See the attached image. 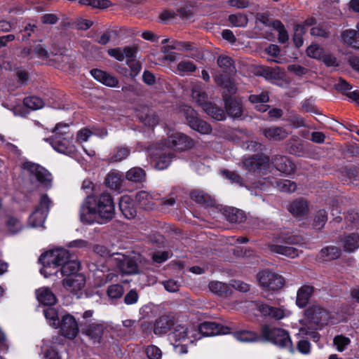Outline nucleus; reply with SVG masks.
<instances>
[{
	"label": "nucleus",
	"mask_w": 359,
	"mask_h": 359,
	"mask_svg": "<svg viewBox=\"0 0 359 359\" xmlns=\"http://www.w3.org/2000/svg\"><path fill=\"white\" fill-rule=\"evenodd\" d=\"M114 216V200L107 192L88 196L80 208V219L86 224H92L96 221L106 223L111 221Z\"/></svg>",
	"instance_id": "f257e3e1"
},
{
	"label": "nucleus",
	"mask_w": 359,
	"mask_h": 359,
	"mask_svg": "<svg viewBox=\"0 0 359 359\" xmlns=\"http://www.w3.org/2000/svg\"><path fill=\"white\" fill-rule=\"evenodd\" d=\"M71 256L69 251L62 248H55L41 255L39 263L43 265L40 272L46 278L52 275L57 276L58 269L61 267Z\"/></svg>",
	"instance_id": "f03ea898"
},
{
	"label": "nucleus",
	"mask_w": 359,
	"mask_h": 359,
	"mask_svg": "<svg viewBox=\"0 0 359 359\" xmlns=\"http://www.w3.org/2000/svg\"><path fill=\"white\" fill-rule=\"evenodd\" d=\"M262 337L264 341L271 342L280 348H287L294 352L289 332L284 329L264 325L261 329Z\"/></svg>",
	"instance_id": "7ed1b4c3"
},
{
	"label": "nucleus",
	"mask_w": 359,
	"mask_h": 359,
	"mask_svg": "<svg viewBox=\"0 0 359 359\" xmlns=\"http://www.w3.org/2000/svg\"><path fill=\"white\" fill-rule=\"evenodd\" d=\"M259 285L268 290L278 291L285 285L284 278L269 269H264L257 274Z\"/></svg>",
	"instance_id": "20e7f679"
},
{
	"label": "nucleus",
	"mask_w": 359,
	"mask_h": 359,
	"mask_svg": "<svg viewBox=\"0 0 359 359\" xmlns=\"http://www.w3.org/2000/svg\"><path fill=\"white\" fill-rule=\"evenodd\" d=\"M52 201L47 194L41 196L39 205L29 218V224L32 227L42 226L49 212Z\"/></svg>",
	"instance_id": "39448f33"
},
{
	"label": "nucleus",
	"mask_w": 359,
	"mask_h": 359,
	"mask_svg": "<svg viewBox=\"0 0 359 359\" xmlns=\"http://www.w3.org/2000/svg\"><path fill=\"white\" fill-rule=\"evenodd\" d=\"M182 112L187 120V124L194 130L201 134H209L212 132L211 126L198 117L197 112L191 107L184 106Z\"/></svg>",
	"instance_id": "423d86ee"
},
{
	"label": "nucleus",
	"mask_w": 359,
	"mask_h": 359,
	"mask_svg": "<svg viewBox=\"0 0 359 359\" xmlns=\"http://www.w3.org/2000/svg\"><path fill=\"white\" fill-rule=\"evenodd\" d=\"M175 157V151L163 144V147L158 148L152 152L151 163L156 169L164 170L170 165Z\"/></svg>",
	"instance_id": "0eeeda50"
},
{
	"label": "nucleus",
	"mask_w": 359,
	"mask_h": 359,
	"mask_svg": "<svg viewBox=\"0 0 359 359\" xmlns=\"http://www.w3.org/2000/svg\"><path fill=\"white\" fill-rule=\"evenodd\" d=\"M305 323L309 325L318 326L319 324L327 323L330 318V313L318 305H312L304 311Z\"/></svg>",
	"instance_id": "6e6552de"
},
{
	"label": "nucleus",
	"mask_w": 359,
	"mask_h": 359,
	"mask_svg": "<svg viewBox=\"0 0 359 359\" xmlns=\"http://www.w3.org/2000/svg\"><path fill=\"white\" fill-rule=\"evenodd\" d=\"M163 144L172 151H185L193 147L194 141L183 133H174L168 136Z\"/></svg>",
	"instance_id": "1a4fd4ad"
},
{
	"label": "nucleus",
	"mask_w": 359,
	"mask_h": 359,
	"mask_svg": "<svg viewBox=\"0 0 359 359\" xmlns=\"http://www.w3.org/2000/svg\"><path fill=\"white\" fill-rule=\"evenodd\" d=\"M23 168L30 172V174L36 177L37 181L48 189L51 187L52 184V175L51 174L43 167L39 164L27 161L23 163Z\"/></svg>",
	"instance_id": "9d476101"
},
{
	"label": "nucleus",
	"mask_w": 359,
	"mask_h": 359,
	"mask_svg": "<svg viewBox=\"0 0 359 359\" xmlns=\"http://www.w3.org/2000/svg\"><path fill=\"white\" fill-rule=\"evenodd\" d=\"M270 158L264 154H254L243 161V168L249 172L259 173L269 167Z\"/></svg>",
	"instance_id": "9b49d317"
},
{
	"label": "nucleus",
	"mask_w": 359,
	"mask_h": 359,
	"mask_svg": "<svg viewBox=\"0 0 359 359\" xmlns=\"http://www.w3.org/2000/svg\"><path fill=\"white\" fill-rule=\"evenodd\" d=\"M58 328L60 330L62 335L69 339H74L79 332V325L75 318L67 313L62 315L60 322Z\"/></svg>",
	"instance_id": "f8f14e48"
},
{
	"label": "nucleus",
	"mask_w": 359,
	"mask_h": 359,
	"mask_svg": "<svg viewBox=\"0 0 359 359\" xmlns=\"http://www.w3.org/2000/svg\"><path fill=\"white\" fill-rule=\"evenodd\" d=\"M114 255L115 264L123 273L130 275L139 273L138 265L133 258L118 252Z\"/></svg>",
	"instance_id": "ddd939ff"
},
{
	"label": "nucleus",
	"mask_w": 359,
	"mask_h": 359,
	"mask_svg": "<svg viewBox=\"0 0 359 359\" xmlns=\"http://www.w3.org/2000/svg\"><path fill=\"white\" fill-rule=\"evenodd\" d=\"M223 100L227 114L233 118H240L243 114L241 100L224 93Z\"/></svg>",
	"instance_id": "4468645a"
},
{
	"label": "nucleus",
	"mask_w": 359,
	"mask_h": 359,
	"mask_svg": "<svg viewBox=\"0 0 359 359\" xmlns=\"http://www.w3.org/2000/svg\"><path fill=\"white\" fill-rule=\"evenodd\" d=\"M199 331L204 336H214L229 333L230 329L226 326L212 321H205L200 324Z\"/></svg>",
	"instance_id": "2eb2a0df"
},
{
	"label": "nucleus",
	"mask_w": 359,
	"mask_h": 359,
	"mask_svg": "<svg viewBox=\"0 0 359 359\" xmlns=\"http://www.w3.org/2000/svg\"><path fill=\"white\" fill-rule=\"evenodd\" d=\"M45 140L48 142L53 149L60 153L71 154L75 151L74 146L69 142L67 137L52 136L45 139Z\"/></svg>",
	"instance_id": "dca6fc26"
},
{
	"label": "nucleus",
	"mask_w": 359,
	"mask_h": 359,
	"mask_svg": "<svg viewBox=\"0 0 359 359\" xmlns=\"http://www.w3.org/2000/svg\"><path fill=\"white\" fill-rule=\"evenodd\" d=\"M213 79L217 86L222 88V95L226 93L231 96L237 92V87L233 79L221 73L213 75Z\"/></svg>",
	"instance_id": "f3484780"
},
{
	"label": "nucleus",
	"mask_w": 359,
	"mask_h": 359,
	"mask_svg": "<svg viewBox=\"0 0 359 359\" xmlns=\"http://www.w3.org/2000/svg\"><path fill=\"white\" fill-rule=\"evenodd\" d=\"M63 286L74 294H77L86 285V278L82 273L67 277L62 281Z\"/></svg>",
	"instance_id": "a211bd4d"
},
{
	"label": "nucleus",
	"mask_w": 359,
	"mask_h": 359,
	"mask_svg": "<svg viewBox=\"0 0 359 359\" xmlns=\"http://www.w3.org/2000/svg\"><path fill=\"white\" fill-rule=\"evenodd\" d=\"M175 325L174 318L171 316L163 315L158 318L154 325V333L156 335L166 334Z\"/></svg>",
	"instance_id": "6ab92c4d"
},
{
	"label": "nucleus",
	"mask_w": 359,
	"mask_h": 359,
	"mask_svg": "<svg viewBox=\"0 0 359 359\" xmlns=\"http://www.w3.org/2000/svg\"><path fill=\"white\" fill-rule=\"evenodd\" d=\"M262 134L269 140L278 142L286 139L288 136L287 131L278 126H272L261 129Z\"/></svg>",
	"instance_id": "aec40b11"
},
{
	"label": "nucleus",
	"mask_w": 359,
	"mask_h": 359,
	"mask_svg": "<svg viewBox=\"0 0 359 359\" xmlns=\"http://www.w3.org/2000/svg\"><path fill=\"white\" fill-rule=\"evenodd\" d=\"M272 163L278 171L286 175L293 173L295 169L294 164L285 156H275L272 158Z\"/></svg>",
	"instance_id": "412c9836"
},
{
	"label": "nucleus",
	"mask_w": 359,
	"mask_h": 359,
	"mask_svg": "<svg viewBox=\"0 0 359 359\" xmlns=\"http://www.w3.org/2000/svg\"><path fill=\"white\" fill-rule=\"evenodd\" d=\"M38 302L43 306H53L57 303V297L47 287H40L35 291Z\"/></svg>",
	"instance_id": "4be33fe9"
},
{
	"label": "nucleus",
	"mask_w": 359,
	"mask_h": 359,
	"mask_svg": "<svg viewBox=\"0 0 359 359\" xmlns=\"http://www.w3.org/2000/svg\"><path fill=\"white\" fill-rule=\"evenodd\" d=\"M119 209L127 219H133L137 215V209L133 199L129 196L125 195L121 197Z\"/></svg>",
	"instance_id": "5701e85b"
},
{
	"label": "nucleus",
	"mask_w": 359,
	"mask_h": 359,
	"mask_svg": "<svg viewBox=\"0 0 359 359\" xmlns=\"http://www.w3.org/2000/svg\"><path fill=\"white\" fill-rule=\"evenodd\" d=\"M90 74L97 81L109 87H115L118 83V80L109 73L99 69H92Z\"/></svg>",
	"instance_id": "b1692460"
},
{
	"label": "nucleus",
	"mask_w": 359,
	"mask_h": 359,
	"mask_svg": "<svg viewBox=\"0 0 359 359\" xmlns=\"http://www.w3.org/2000/svg\"><path fill=\"white\" fill-rule=\"evenodd\" d=\"M43 312L48 324L51 327L57 329L60 325L59 322L65 311L52 307V306H48L43 309Z\"/></svg>",
	"instance_id": "393cba45"
},
{
	"label": "nucleus",
	"mask_w": 359,
	"mask_h": 359,
	"mask_svg": "<svg viewBox=\"0 0 359 359\" xmlns=\"http://www.w3.org/2000/svg\"><path fill=\"white\" fill-rule=\"evenodd\" d=\"M137 48L132 46H126L124 48H109L107 53L109 56L114 57L118 61H123L125 57L130 58L135 57Z\"/></svg>",
	"instance_id": "a878e982"
},
{
	"label": "nucleus",
	"mask_w": 359,
	"mask_h": 359,
	"mask_svg": "<svg viewBox=\"0 0 359 359\" xmlns=\"http://www.w3.org/2000/svg\"><path fill=\"white\" fill-rule=\"evenodd\" d=\"M314 292V287L311 285H303L297 291L296 304L299 308H304L309 303V299Z\"/></svg>",
	"instance_id": "bb28decb"
},
{
	"label": "nucleus",
	"mask_w": 359,
	"mask_h": 359,
	"mask_svg": "<svg viewBox=\"0 0 359 359\" xmlns=\"http://www.w3.org/2000/svg\"><path fill=\"white\" fill-rule=\"evenodd\" d=\"M258 73L267 80H280L284 76V72L279 67L261 66L258 69Z\"/></svg>",
	"instance_id": "cd10ccee"
},
{
	"label": "nucleus",
	"mask_w": 359,
	"mask_h": 359,
	"mask_svg": "<svg viewBox=\"0 0 359 359\" xmlns=\"http://www.w3.org/2000/svg\"><path fill=\"white\" fill-rule=\"evenodd\" d=\"M83 332L95 342H100L104 333V326L100 323H93L83 328Z\"/></svg>",
	"instance_id": "c85d7f7f"
},
{
	"label": "nucleus",
	"mask_w": 359,
	"mask_h": 359,
	"mask_svg": "<svg viewBox=\"0 0 359 359\" xmlns=\"http://www.w3.org/2000/svg\"><path fill=\"white\" fill-rule=\"evenodd\" d=\"M80 264L76 259H74L72 256L69 257V259L67 260L58 270L62 276L70 277L77 274V271L79 269Z\"/></svg>",
	"instance_id": "c756f323"
},
{
	"label": "nucleus",
	"mask_w": 359,
	"mask_h": 359,
	"mask_svg": "<svg viewBox=\"0 0 359 359\" xmlns=\"http://www.w3.org/2000/svg\"><path fill=\"white\" fill-rule=\"evenodd\" d=\"M204 112L217 121H223L226 118V113L216 104L208 102L202 109Z\"/></svg>",
	"instance_id": "7c9ffc66"
},
{
	"label": "nucleus",
	"mask_w": 359,
	"mask_h": 359,
	"mask_svg": "<svg viewBox=\"0 0 359 359\" xmlns=\"http://www.w3.org/2000/svg\"><path fill=\"white\" fill-rule=\"evenodd\" d=\"M269 250L272 252L280 254L290 258H294L299 255V251L297 248L282 245L271 244L269 245Z\"/></svg>",
	"instance_id": "2f4dec72"
},
{
	"label": "nucleus",
	"mask_w": 359,
	"mask_h": 359,
	"mask_svg": "<svg viewBox=\"0 0 359 359\" xmlns=\"http://www.w3.org/2000/svg\"><path fill=\"white\" fill-rule=\"evenodd\" d=\"M308 204L303 199L294 201L288 207V210L296 217H303L308 213Z\"/></svg>",
	"instance_id": "473e14b6"
},
{
	"label": "nucleus",
	"mask_w": 359,
	"mask_h": 359,
	"mask_svg": "<svg viewBox=\"0 0 359 359\" xmlns=\"http://www.w3.org/2000/svg\"><path fill=\"white\" fill-rule=\"evenodd\" d=\"M224 216L231 223H241L245 220V212L235 208L225 209Z\"/></svg>",
	"instance_id": "72a5a7b5"
},
{
	"label": "nucleus",
	"mask_w": 359,
	"mask_h": 359,
	"mask_svg": "<svg viewBox=\"0 0 359 359\" xmlns=\"http://www.w3.org/2000/svg\"><path fill=\"white\" fill-rule=\"evenodd\" d=\"M122 182V175L117 172H110L104 181L108 187L116 191H119L121 189Z\"/></svg>",
	"instance_id": "f704fd0d"
},
{
	"label": "nucleus",
	"mask_w": 359,
	"mask_h": 359,
	"mask_svg": "<svg viewBox=\"0 0 359 359\" xmlns=\"http://www.w3.org/2000/svg\"><path fill=\"white\" fill-rule=\"evenodd\" d=\"M217 63L224 73L231 74L236 71L233 60L229 56L221 55L217 57Z\"/></svg>",
	"instance_id": "c9c22d12"
},
{
	"label": "nucleus",
	"mask_w": 359,
	"mask_h": 359,
	"mask_svg": "<svg viewBox=\"0 0 359 359\" xmlns=\"http://www.w3.org/2000/svg\"><path fill=\"white\" fill-rule=\"evenodd\" d=\"M259 310L262 315L265 316H270L274 319H282L285 314L284 311L279 308L271 306L267 304H262L259 306Z\"/></svg>",
	"instance_id": "e433bc0d"
},
{
	"label": "nucleus",
	"mask_w": 359,
	"mask_h": 359,
	"mask_svg": "<svg viewBox=\"0 0 359 359\" xmlns=\"http://www.w3.org/2000/svg\"><path fill=\"white\" fill-rule=\"evenodd\" d=\"M192 200L198 203L205 205L207 206H213L215 200L208 194L200 190H194L191 193Z\"/></svg>",
	"instance_id": "4c0bfd02"
},
{
	"label": "nucleus",
	"mask_w": 359,
	"mask_h": 359,
	"mask_svg": "<svg viewBox=\"0 0 359 359\" xmlns=\"http://www.w3.org/2000/svg\"><path fill=\"white\" fill-rule=\"evenodd\" d=\"M130 154V149L128 147H117L109 156L110 163H117L126 159Z\"/></svg>",
	"instance_id": "58836bf2"
},
{
	"label": "nucleus",
	"mask_w": 359,
	"mask_h": 359,
	"mask_svg": "<svg viewBox=\"0 0 359 359\" xmlns=\"http://www.w3.org/2000/svg\"><path fill=\"white\" fill-rule=\"evenodd\" d=\"M135 200L140 207L143 209L149 210L154 208V205L151 201L150 196L144 191L137 192L135 195Z\"/></svg>",
	"instance_id": "ea45409f"
},
{
	"label": "nucleus",
	"mask_w": 359,
	"mask_h": 359,
	"mask_svg": "<svg viewBox=\"0 0 359 359\" xmlns=\"http://www.w3.org/2000/svg\"><path fill=\"white\" fill-rule=\"evenodd\" d=\"M208 287L212 292L220 296H227L230 293L229 285L219 281H212Z\"/></svg>",
	"instance_id": "a19ab883"
},
{
	"label": "nucleus",
	"mask_w": 359,
	"mask_h": 359,
	"mask_svg": "<svg viewBox=\"0 0 359 359\" xmlns=\"http://www.w3.org/2000/svg\"><path fill=\"white\" fill-rule=\"evenodd\" d=\"M192 97L197 103V104L203 109L204 105L208 104V95L205 92L203 91L198 86H194L192 88Z\"/></svg>",
	"instance_id": "79ce46f5"
},
{
	"label": "nucleus",
	"mask_w": 359,
	"mask_h": 359,
	"mask_svg": "<svg viewBox=\"0 0 359 359\" xmlns=\"http://www.w3.org/2000/svg\"><path fill=\"white\" fill-rule=\"evenodd\" d=\"M145 172L139 167H135L130 169L126 174L128 180L133 182H142L145 179Z\"/></svg>",
	"instance_id": "37998d69"
},
{
	"label": "nucleus",
	"mask_w": 359,
	"mask_h": 359,
	"mask_svg": "<svg viewBox=\"0 0 359 359\" xmlns=\"http://www.w3.org/2000/svg\"><path fill=\"white\" fill-rule=\"evenodd\" d=\"M359 247V236L358 233H351L344 239V250L353 252Z\"/></svg>",
	"instance_id": "c03bdc74"
},
{
	"label": "nucleus",
	"mask_w": 359,
	"mask_h": 359,
	"mask_svg": "<svg viewBox=\"0 0 359 359\" xmlns=\"http://www.w3.org/2000/svg\"><path fill=\"white\" fill-rule=\"evenodd\" d=\"M6 226L10 234H15L22 229L21 222L16 217L8 216L6 221Z\"/></svg>",
	"instance_id": "a18cd8bd"
},
{
	"label": "nucleus",
	"mask_w": 359,
	"mask_h": 359,
	"mask_svg": "<svg viewBox=\"0 0 359 359\" xmlns=\"http://www.w3.org/2000/svg\"><path fill=\"white\" fill-rule=\"evenodd\" d=\"M320 255L326 261L333 260L340 257L341 250L336 246H328L320 250Z\"/></svg>",
	"instance_id": "49530a36"
},
{
	"label": "nucleus",
	"mask_w": 359,
	"mask_h": 359,
	"mask_svg": "<svg viewBox=\"0 0 359 359\" xmlns=\"http://www.w3.org/2000/svg\"><path fill=\"white\" fill-rule=\"evenodd\" d=\"M306 32V28L304 25L301 24H297L294 25L292 40L297 48H299L303 45V35Z\"/></svg>",
	"instance_id": "de8ad7c7"
},
{
	"label": "nucleus",
	"mask_w": 359,
	"mask_h": 359,
	"mask_svg": "<svg viewBox=\"0 0 359 359\" xmlns=\"http://www.w3.org/2000/svg\"><path fill=\"white\" fill-rule=\"evenodd\" d=\"M23 104L27 108L36 110L44 106L43 100L37 96H29L24 98Z\"/></svg>",
	"instance_id": "09e8293b"
},
{
	"label": "nucleus",
	"mask_w": 359,
	"mask_h": 359,
	"mask_svg": "<svg viewBox=\"0 0 359 359\" xmlns=\"http://www.w3.org/2000/svg\"><path fill=\"white\" fill-rule=\"evenodd\" d=\"M39 31L38 27L35 24L27 23L22 26L20 31V35L18 36L22 41H27L29 37Z\"/></svg>",
	"instance_id": "8fccbe9b"
},
{
	"label": "nucleus",
	"mask_w": 359,
	"mask_h": 359,
	"mask_svg": "<svg viewBox=\"0 0 359 359\" xmlns=\"http://www.w3.org/2000/svg\"><path fill=\"white\" fill-rule=\"evenodd\" d=\"M327 220V214L325 210L317 212L313 222V227L316 230H321Z\"/></svg>",
	"instance_id": "3c124183"
},
{
	"label": "nucleus",
	"mask_w": 359,
	"mask_h": 359,
	"mask_svg": "<svg viewBox=\"0 0 359 359\" xmlns=\"http://www.w3.org/2000/svg\"><path fill=\"white\" fill-rule=\"evenodd\" d=\"M229 21L235 27H245L248 25V18L245 15L238 13L230 15Z\"/></svg>",
	"instance_id": "603ef678"
},
{
	"label": "nucleus",
	"mask_w": 359,
	"mask_h": 359,
	"mask_svg": "<svg viewBox=\"0 0 359 359\" xmlns=\"http://www.w3.org/2000/svg\"><path fill=\"white\" fill-rule=\"evenodd\" d=\"M124 293V288L120 284L111 285L107 287V294L111 299H120Z\"/></svg>",
	"instance_id": "864d4df0"
},
{
	"label": "nucleus",
	"mask_w": 359,
	"mask_h": 359,
	"mask_svg": "<svg viewBox=\"0 0 359 359\" xmlns=\"http://www.w3.org/2000/svg\"><path fill=\"white\" fill-rule=\"evenodd\" d=\"M127 65L130 69V72L128 73V76L134 79L140 73L142 69V65L138 60L133 57L128 58L127 60Z\"/></svg>",
	"instance_id": "5fc2aeb1"
},
{
	"label": "nucleus",
	"mask_w": 359,
	"mask_h": 359,
	"mask_svg": "<svg viewBox=\"0 0 359 359\" xmlns=\"http://www.w3.org/2000/svg\"><path fill=\"white\" fill-rule=\"evenodd\" d=\"M279 240L287 244H298L302 242V238L297 235H293L288 231L281 232L279 235Z\"/></svg>",
	"instance_id": "6e6d98bb"
},
{
	"label": "nucleus",
	"mask_w": 359,
	"mask_h": 359,
	"mask_svg": "<svg viewBox=\"0 0 359 359\" xmlns=\"http://www.w3.org/2000/svg\"><path fill=\"white\" fill-rule=\"evenodd\" d=\"M235 337L238 340L243 342L255 341L258 339L256 333L245 330L236 332Z\"/></svg>",
	"instance_id": "4d7b16f0"
},
{
	"label": "nucleus",
	"mask_w": 359,
	"mask_h": 359,
	"mask_svg": "<svg viewBox=\"0 0 359 359\" xmlns=\"http://www.w3.org/2000/svg\"><path fill=\"white\" fill-rule=\"evenodd\" d=\"M144 353L148 359H161L162 351L156 346L151 344L145 347Z\"/></svg>",
	"instance_id": "13d9d810"
},
{
	"label": "nucleus",
	"mask_w": 359,
	"mask_h": 359,
	"mask_svg": "<svg viewBox=\"0 0 359 359\" xmlns=\"http://www.w3.org/2000/svg\"><path fill=\"white\" fill-rule=\"evenodd\" d=\"M222 174L232 183H236L240 186L243 185V178L238 172L229 170H222Z\"/></svg>",
	"instance_id": "bf43d9fd"
},
{
	"label": "nucleus",
	"mask_w": 359,
	"mask_h": 359,
	"mask_svg": "<svg viewBox=\"0 0 359 359\" xmlns=\"http://www.w3.org/2000/svg\"><path fill=\"white\" fill-rule=\"evenodd\" d=\"M93 252L98 255L99 256L104 257V258H108L110 257L113 260L115 257V254L117 252L111 253L110 250L105 246L102 245H95L93 248Z\"/></svg>",
	"instance_id": "052dcab7"
},
{
	"label": "nucleus",
	"mask_w": 359,
	"mask_h": 359,
	"mask_svg": "<svg viewBox=\"0 0 359 359\" xmlns=\"http://www.w3.org/2000/svg\"><path fill=\"white\" fill-rule=\"evenodd\" d=\"M316 329L317 326L313 325L312 327L311 325L304 324V327H301L300 332L306 335H309L313 341L317 342L320 339V334L314 331Z\"/></svg>",
	"instance_id": "680f3d73"
},
{
	"label": "nucleus",
	"mask_w": 359,
	"mask_h": 359,
	"mask_svg": "<svg viewBox=\"0 0 359 359\" xmlns=\"http://www.w3.org/2000/svg\"><path fill=\"white\" fill-rule=\"evenodd\" d=\"M355 32L354 29H346L341 34V38L344 43L355 48Z\"/></svg>",
	"instance_id": "e2e57ef3"
},
{
	"label": "nucleus",
	"mask_w": 359,
	"mask_h": 359,
	"mask_svg": "<svg viewBox=\"0 0 359 359\" xmlns=\"http://www.w3.org/2000/svg\"><path fill=\"white\" fill-rule=\"evenodd\" d=\"M172 337L175 341L186 339L187 337V328L182 325H177L173 332L171 334Z\"/></svg>",
	"instance_id": "0e129e2a"
},
{
	"label": "nucleus",
	"mask_w": 359,
	"mask_h": 359,
	"mask_svg": "<svg viewBox=\"0 0 359 359\" xmlns=\"http://www.w3.org/2000/svg\"><path fill=\"white\" fill-rule=\"evenodd\" d=\"M82 5L90 6L93 8H106L109 6V0H81Z\"/></svg>",
	"instance_id": "69168bd1"
},
{
	"label": "nucleus",
	"mask_w": 359,
	"mask_h": 359,
	"mask_svg": "<svg viewBox=\"0 0 359 359\" xmlns=\"http://www.w3.org/2000/svg\"><path fill=\"white\" fill-rule=\"evenodd\" d=\"M306 52L309 57L318 59L319 60L324 53L323 48L318 45H311L307 48Z\"/></svg>",
	"instance_id": "338daca9"
},
{
	"label": "nucleus",
	"mask_w": 359,
	"mask_h": 359,
	"mask_svg": "<svg viewBox=\"0 0 359 359\" xmlns=\"http://www.w3.org/2000/svg\"><path fill=\"white\" fill-rule=\"evenodd\" d=\"M277 187L281 191L294 192L297 189V184L290 180L278 181Z\"/></svg>",
	"instance_id": "774afa93"
}]
</instances>
